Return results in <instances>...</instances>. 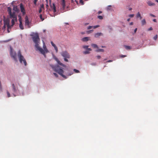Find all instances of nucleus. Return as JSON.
I'll list each match as a JSON object with an SVG mask.
<instances>
[{
    "mask_svg": "<svg viewBox=\"0 0 158 158\" xmlns=\"http://www.w3.org/2000/svg\"><path fill=\"white\" fill-rule=\"evenodd\" d=\"M50 66L52 68L54 71L57 72L59 74L65 79L67 78V77L63 74L64 71L60 68L58 65L54 66L53 65H50Z\"/></svg>",
    "mask_w": 158,
    "mask_h": 158,
    "instance_id": "nucleus-1",
    "label": "nucleus"
},
{
    "mask_svg": "<svg viewBox=\"0 0 158 158\" xmlns=\"http://www.w3.org/2000/svg\"><path fill=\"white\" fill-rule=\"evenodd\" d=\"M43 47L44 49L38 46L36 48V50L39 51L41 54L44 55L45 57H46V55H45V53H48L49 52L46 48L44 42L43 43Z\"/></svg>",
    "mask_w": 158,
    "mask_h": 158,
    "instance_id": "nucleus-2",
    "label": "nucleus"
},
{
    "mask_svg": "<svg viewBox=\"0 0 158 158\" xmlns=\"http://www.w3.org/2000/svg\"><path fill=\"white\" fill-rule=\"evenodd\" d=\"M18 56L20 62L21 63L23 62L25 66H26L27 63L26 60L24 58L23 56L21 54V52L20 50H19L18 52Z\"/></svg>",
    "mask_w": 158,
    "mask_h": 158,
    "instance_id": "nucleus-3",
    "label": "nucleus"
},
{
    "mask_svg": "<svg viewBox=\"0 0 158 158\" xmlns=\"http://www.w3.org/2000/svg\"><path fill=\"white\" fill-rule=\"evenodd\" d=\"M33 40L35 44V46L36 48L39 46V41L40 40V38L38 34L36 33L32 37Z\"/></svg>",
    "mask_w": 158,
    "mask_h": 158,
    "instance_id": "nucleus-4",
    "label": "nucleus"
},
{
    "mask_svg": "<svg viewBox=\"0 0 158 158\" xmlns=\"http://www.w3.org/2000/svg\"><path fill=\"white\" fill-rule=\"evenodd\" d=\"M61 55L64 58V60L66 62H68V60L67 59L70 58V56L66 51H64L61 53Z\"/></svg>",
    "mask_w": 158,
    "mask_h": 158,
    "instance_id": "nucleus-5",
    "label": "nucleus"
},
{
    "mask_svg": "<svg viewBox=\"0 0 158 158\" xmlns=\"http://www.w3.org/2000/svg\"><path fill=\"white\" fill-rule=\"evenodd\" d=\"M12 94H13L14 96L15 97L16 96V95L15 94L17 92L18 90V87H16L14 84H12Z\"/></svg>",
    "mask_w": 158,
    "mask_h": 158,
    "instance_id": "nucleus-6",
    "label": "nucleus"
},
{
    "mask_svg": "<svg viewBox=\"0 0 158 158\" xmlns=\"http://www.w3.org/2000/svg\"><path fill=\"white\" fill-rule=\"evenodd\" d=\"M20 7L21 11L23 15H24L25 14V10L24 8L22 3H20Z\"/></svg>",
    "mask_w": 158,
    "mask_h": 158,
    "instance_id": "nucleus-7",
    "label": "nucleus"
},
{
    "mask_svg": "<svg viewBox=\"0 0 158 158\" xmlns=\"http://www.w3.org/2000/svg\"><path fill=\"white\" fill-rule=\"evenodd\" d=\"M30 22L29 21L28 18L27 16H26L25 18V25H27L28 28H30V27L29 25Z\"/></svg>",
    "mask_w": 158,
    "mask_h": 158,
    "instance_id": "nucleus-8",
    "label": "nucleus"
},
{
    "mask_svg": "<svg viewBox=\"0 0 158 158\" xmlns=\"http://www.w3.org/2000/svg\"><path fill=\"white\" fill-rule=\"evenodd\" d=\"M10 55L11 56L15 61H17L16 58V54L15 52H13L12 51L10 52Z\"/></svg>",
    "mask_w": 158,
    "mask_h": 158,
    "instance_id": "nucleus-9",
    "label": "nucleus"
},
{
    "mask_svg": "<svg viewBox=\"0 0 158 158\" xmlns=\"http://www.w3.org/2000/svg\"><path fill=\"white\" fill-rule=\"evenodd\" d=\"M10 18L17 19V16L15 12H13L9 14Z\"/></svg>",
    "mask_w": 158,
    "mask_h": 158,
    "instance_id": "nucleus-10",
    "label": "nucleus"
},
{
    "mask_svg": "<svg viewBox=\"0 0 158 158\" xmlns=\"http://www.w3.org/2000/svg\"><path fill=\"white\" fill-rule=\"evenodd\" d=\"M55 60L56 61V62H57V63H58V64L62 66L63 67H66L65 65L63 64L62 63H61L58 60V59L57 58H55Z\"/></svg>",
    "mask_w": 158,
    "mask_h": 158,
    "instance_id": "nucleus-11",
    "label": "nucleus"
},
{
    "mask_svg": "<svg viewBox=\"0 0 158 158\" xmlns=\"http://www.w3.org/2000/svg\"><path fill=\"white\" fill-rule=\"evenodd\" d=\"M103 35V34L101 32H98L96 33L94 35V37L95 38H98V37L100 36H102Z\"/></svg>",
    "mask_w": 158,
    "mask_h": 158,
    "instance_id": "nucleus-12",
    "label": "nucleus"
},
{
    "mask_svg": "<svg viewBox=\"0 0 158 158\" xmlns=\"http://www.w3.org/2000/svg\"><path fill=\"white\" fill-rule=\"evenodd\" d=\"M61 5L63 9H64L65 7V0H61Z\"/></svg>",
    "mask_w": 158,
    "mask_h": 158,
    "instance_id": "nucleus-13",
    "label": "nucleus"
},
{
    "mask_svg": "<svg viewBox=\"0 0 158 158\" xmlns=\"http://www.w3.org/2000/svg\"><path fill=\"white\" fill-rule=\"evenodd\" d=\"M89 40V37H85L83 38L82 39V40L84 42L87 41Z\"/></svg>",
    "mask_w": 158,
    "mask_h": 158,
    "instance_id": "nucleus-14",
    "label": "nucleus"
},
{
    "mask_svg": "<svg viewBox=\"0 0 158 158\" xmlns=\"http://www.w3.org/2000/svg\"><path fill=\"white\" fill-rule=\"evenodd\" d=\"M17 21V19H13L11 20V23H12V25H11V26L12 27L13 26V25L15 24V21Z\"/></svg>",
    "mask_w": 158,
    "mask_h": 158,
    "instance_id": "nucleus-15",
    "label": "nucleus"
},
{
    "mask_svg": "<svg viewBox=\"0 0 158 158\" xmlns=\"http://www.w3.org/2000/svg\"><path fill=\"white\" fill-rule=\"evenodd\" d=\"M51 7L53 10V12H56V7L54 3H53V6H51Z\"/></svg>",
    "mask_w": 158,
    "mask_h": 158,
    "instance_id": "nucleus-16",
    "label": "nucleus"
},
{
    "mask_svg": "<svg viewBox=\"0 0 158 158\" xmlns=\"http://www.w3.org/2000/svg\"><path fill=\"white\" fill-rule=\"evenodd\" d=\"M148 4L150 6H154L155 4L154 3H152V2L151 1H148L147 2Z\"/></svg>",
    "mask_w": 158,
    "mask_h": 158,
    "instance_id": "nucleus-17",
    "label": "nucleus"
},
{
    "mask_svg": "<svg viewBox=\"0 0 158 158\" xmlns=\"http://www.w3.org/2000/svg\"><path fill=\"white\" fill-rule=\"evenodd\" d=\"M19 27L21 30H23L24 29V27L22 24V22L19 23Z\"/></svg>",
    "mask_w": 158,
    "mask_h": 158,
    "instance_id": "nucleus-18",
    "label": "nucleus"
},
{
    "mask_svg": "<svg viewBox=\"0 0 158 158\" xmlns=\"http://www.w3.org/2000/svg\"><path fill=\"white\" fill-rule=\"evenodd\" d=\"M11 9L10 7H8L7 9V11L8 12L9 15L12 13Z\"/></svg>",
    "mask_w": 158,
    "mask_h": 158,
    "instance_id": "nucleus-19",
    "label": "nucleus"
},
{
    "mask_svg": "<svg viewBox=\"0 0 158 158\" xmlns=\"http://www.w3.org/2000/svg\"><path fill=\"white\" fill-rule=\"evenodd\" d=\"M91 46L94 48H98V46L95 44H92L91 45Z\"/></svg>",
    "mask_w": 158,
    "mask_h": 158,
    "instance_id": "nucleus-20",
    "label": "nucleus"
},
{
    "mask_svg": "<svg viewBox=\"0 0 158 158\" xmlns=\"http://www.w3.org/2000/svg\"><path fill=\"white\" fill-rule=\"evenodd\" d=\"M141 23L142 25H144L146 24V22L145 19H143L141 21Z\"/></svg>",
    "mask_w": 158,
    "mask_h": 158,
    "instance_id": "nucleus-21",
    "label": "nucleus"
},
{
    "mask_svg": "<svg viewBox=\"0 0 158 158\" xmlns=\"http://www.w3.org/2000/svg\"><path fill=\"white\" fill-rule=\"evenodd\" d=\"M96 52H104V50L102 49H98L96 50Z\"/></svg>",
    "mask_w": 158,
    "mask_h": 158,
    "instance_id": "nucleus-22",
    "label": "nucleus"
},
{
    "mask_svg": "<svg viewBox=\"0 0 158 158\" xmlns=\"http://www.w3.org/2000/svg\"><path fill=\"white\" fill-rule=\"evenodd\" d=\"M4 24H5L6 26V25L8 28H9L10 27V25L9 22L8 21L6 22L5 23H4Z\"/></svg>",
    "mask_w": 158,
    "mask_h": 158,
    "instance_id": "nucleus-23",
    "label": "nucleus"
},
{
    "mask_svg": "<svg viewBox=\"0 0 158 158\" xmlns=\"http://www.w3.org/2000/svg\"><path fill=\"white\" fill-rule=\"evenodd\" d=\"M56 51V52L57 53L58 52V49L57 47L56 46V45L53 46Z\"/></svg>",
    "mask_w": 158,
    "mask_h": 158,
    "instance_id": "nucleus-24",
    "label": "nucleus"
},
{
    "mask_svg": "<svg viewBox=\"0 0 158 158\" xmlns=\"http://www.w3.org/2000/svg\"><path fill=\"white\" fill-rule=\"evenodd\" d=\"M124 46L127 49L129 50L131 49V47L129 46L124 45Z\"/></svg>",
    "mask_w": 158,
    "mask_h": 158,
    "instance_id": "nucleus-25",
    "label": "nucleus"
},
{
    "mask_svg": "<svg viewBox=\"0 0 158 158\" xmlns=\"http://www.w3.org/2000/svg\"><path fill=\"white\" fill-rule=\"evenodd\" d=\"M18 17L19 18V23L22 22V18L20 15H19L18 16Z\"/></svg>",
    "mask_w": 158,
    "mask_h": 158,
    "instance_id": "nucleus-26",
    "label": "nucleus"
},
{
    "mask_svg": "<svg viewBox=\"0 0 158 158\" xmlns=\"http://www.w3.org/2000/svg\"><path fill=\"white\" fill-rule=\"evenodd\" d=\"M6 28V24H4V25L3 26V27L2 28V30L4 31L5 30Z\"/></svg>",
    "mask_w": 158,
    "mask_h": 158,
    "instance_id": "nucleus-27",
    "label": "nucleus"
},
{
    "mask_svg": "<svg viewBox=\"0 0 158 158\" xmlns=\"http://www.w3.org/2000/svg\"><path fill=\"white\" fill-rule=\"evenodd\" d=\"M98 18L102 20L103 19V17L102 16L98 15Z\"/></svg>",
    "mask_w": 158,
    "mask_h": 158,
    "instance_id": "nucleus-28",
    "label": "nucleus"
},
{
    "mask_svg": "<svg viewBox=\"0 0 158 158\" xmlns=\"http://www.w3.org/2000/svg\"><path fill=\"white\" fill-rule=\"evenodd\" d=\"M141 15L139 12H138L137 14L136 15V17L137 18H139V17H140Z\"/></svg>",
    "mask_w": 158,
    "mask_h": 158,
    "instance_id": "nucleus-29",
    "label": "nucleus"
},
{
    "mask_svg": "<svg viewBox=\"0 0 158 158\" xmlns=\"http://www.w3.org/2000/svg\"><path fill=\"white\" fill-rule=\"evenodd\" d=\"M83 53L84 54H89L90 52H89V51L88 50H87L86 51L84 52Z\"/></svg>",
    "mask_w": 158,
    "mask_h": 158,
    "instance_id": "nucleus-30",
    "label": "nucleus"
},
{
    "mask_svg": "<svg viewBox=\"0 0 158 158\" xmlns=\"http://www.w3.org/2000/svg\"><path fill=\"white\" fill-rule=\"evenodd\" d=\"M6 92H7V97L8 98H9V97H10V93L9 92V91H7Z\"/></svg>",
    "mask_w": 158,
    "mask_h": 158,
    "instance_id": "nucleus-31",
    "label": "nucleus"
},
{
    "mask_svg": "<svg viewBox=\"0 0 158 158\" xmlns=\"http://www.w3.org/2000/svg\"><path fill=\"white\" fill-rule=\"evenodd\" d=\"M40 19L42 20V21H43L44 20V19L43 18L42 15V14H40Z\"/></svg>",
    "mask_w": 158,
    "mask_h": 158,
    "instance_id": "nucleus-32",
    "label": "nucleus"
},
{
    "mask_svg": "<svg viewBox=\"0 0 158 158\" xmlns=\"http://www.w3.org/2000/svg\"><path fill=\"white\" fill-rule=\"evenodd\" d=\"M73 71H74V72H75L76 73H79V71L78 70H77V69H74Z\"/></svg>",
    "mask_w": 158,
    "mask_h": 158,
    "instance_id": "nucleus-33",
    "label": "nucleus"
},
{
    "mask_svg": "<svg viewBox=\"0 0 158 158\" xmlns=\"http://www.w3.org/2000/svg\"><path fill=\"white\" fill-rule=\"evenodd\" d=\"M40 8H41V9H44V6L43 4H42L40 5Z\"/></svg>",
    "mask_w": 158,
    "mask_h": 158,
    "instance_id": "nucleus-34",
    "label": "nucleus"
},
{
    "mask_svg": "<svg viewBox=\"0 0 158 158\" xmlns=\"http://www.w3.org/2000/svg\"><path fill=\"white\" fill-rule=\"evenodd\" d=\"M157 35H155L154 37H153V39L155 40H156V39H157Z\"/></svg>",
    "mask_w": 158,
    "mask_h": 158,
    "instance_id": "nucleus-35",
    "label": "nucleus"
},
{
    "mask_svg": "<svg viewBox=\"0 0 158 158\" xmlns=\"http://www.w3.org/2000/svg\"><path fill=\"white\" fill-rule=\"evenodd\" d=\"M127 9H128L129 10H131L132 9L130 7V6H127Z\"/></svg>",
    "mask_w": 158,
    "mask_h": 158,
    "instance_id": "nucleus-36",
    "label": "nucleus"
},
{
    "mask_svg": "<svg viewBox=\"0 0 158 158\" xmlns=\"http://www.w3.org/2000/svg\"><path fill=\"white\" fill-rule=\"evenodd\" d=\"M93 26H89L87 27V29L89 30L93 28Z\"/></svg>",
    "mask_w": 158,
    "mask_h": 158,
    "instance_id": "nucleus-37",
    "label": "nucleus"
},
{
    "mask_svg": "<svg viewBox=\"0 0 158 158\" xmlns=\"http://www.w3.org/2000/svg\"><path fill=\"white\" fill-rule=\"evenodd\" d=\"M53 74L54 75V76L56 77H58V75H57V74L56 73H53Z\"/></svg>",
    "mask_w": 158,
    "mask_h": 158,
    "instance_id": "nucleus-38",
    "label": "nucleus"
},
{
    "mask_svg": "<svg viewBox=\"0 0 158 158\" xmlns=\"http://www.w3.org/2000/svg\"><path fill=\"white\" fill-rule=\"evenodd\" d=\"M134 16V14H131V15H129V17H131V18H132V17H133Z\"/></svg>",
    "mask_w": 158,
    "mask_h": 158,
    "instance_id": "nucleus-39",
    "label": "nucleus"
},
{
    "mask_svg": "<svg viewBox=\"0 0 158 158\" xmlns=\"http://www.w3.org/2000/svg\"><path fill=\"white\" fill-rule=\"evenodd\" d=\"M80 2L82 5L84 4V2L82 0H80Z\"/></svg>",
    "mask_w": 158,
    "mask_h": 158,
    "instance_id": "nucleus-40",
    "label": "nucleus"
},
{
    "mask_svg": "<svg viewBox=\"0 0 158 158\" xmlns=\"http://www.w3.org/2000/svg\"><path fill=\"white\" fill-rule=\"evenodd\" d=\"M88 46H84L83 47V48H84L87 49V48H88Z\"/></svg>",
    "mask_w": 158,
    "mask_h": 158,
    "instance_id": "nucleus-41",
    "label": "nucleus"
},
{
    "mask_svg": "<svg viewBox=\"0 0 158 158\" xmlns=\"http://www.w3.org/2000/svg\"><path fill=\"white\" fill-rule=\"evenodd\" d=\"M46 0V1H47V4L46 5V7L48 8V0Z\"/></svg>",
    "mask_w": 158,
    "mask_h": 158,
    "instance_id": "nucleus-42",
    "label": "nucleus"
},
{
    "mask_svg": "<svg viewBox=\"0 0 158 158\" xmlns=\"http://www.w3.org/2000/svg\"><path fill=\"white\" fill-rule=\"evenodd\" d=\"M38 0H34V3L35 5H36V2Z\"/></svg>",
    "mask_w": 158,
    "mask_h": 158,
    "instance_id": "nucleus-43",
    "label": "nucleus"
},
{
    "mask_svg": "<svg viewBox=\"0 0 158 158\" xmlns=\"http://www.w3.org/2000/svg\"><path fill=\"white\" fill-rule=\"evenodd\" d=\"M126 56L125 55H120V57H125Z\"/></svg>",
    "mask_w": 158,
    "mask_h": 158,
    "instance_id": "nucleus-44",
    "label": "nucleus"
},
{
    "mask_svg": "<svg viewBox=\"0 0 158 158\" xmlns=\"http://www.w3.org/2000/svg\"><path fill=\"white\" fill-rule=\"evenodd\" d=\"M51 43L52 44V45L53 46H54L55 44L53 43V42L52 41H51Z\"/></svg>",
    "mask_w": 158,
    "mask_h": 158,
    "instance_id": "nucleus-45",
    "label": "nucleus"
},
{
    "mask_svg": "<svg viewBox=\"0 0 158 158\" xmlns=\"http://www.w3.org/2000/svg\"><path fill=\"white\" fill-rule=\"evenodd\" d=\"M96 57L98 59H100L101 58V56L99 55L97 56Z\"/></svg>",
    "mask_w": 158,
    "mask_h": 158,
    "instance_id": "nucleus-46",
    "label": "nucleus"
},
{
    "mask_svg": "<svg viewBox=\"0 0 158 158\" xmlns=\"http://www.w3.org/2000/svg\"><path fill=\"white\" fill-rule=\"evenodd\" d=\"M42 11V10L41 8H40V9L39 10V13H40Z\"/></svg>",
    "mask_w": 158,
    "mask_h": 158,
    "instance_id": "nucleus-47",
    "label": "nucleus"
},
{
    "mask_svg": "<svg viewBox=\"0 0 158 158\" xmlns=\"http://www.w3.org/2000/svg\"><path fill=\"white\" fill-rule=\"evenodd\" d=\"M111 7V6H109L107 8V10H110V7Z\"/></svg>",
    "mask_w": 158,
    "mask_h": 158,
    "instance_id": "nucleus-48",
    "label": "nucleus"
},
{
    "mask_svg": "<svg viewBox=\"0 0 158 158\" xmlns=\"http://www.w3.org/2000/svg\"><path fill=\"white\" fill-rule=\"evenodd\" d=\"M152 30V27H150V28H149L148 29V31Z\"/></svg>",
    "mask_w": 158,
    "mask_h": 158,
    "instance_id": "nucleus-49",
    "label": "nucleus"
},
{
    "mask_svg": "<svg viewBox=\"0 0 158 158\" xmlns=\"http://www.w3.org/2000/svg\"><path fill=\"white\" fill-rule=\"evenodd\" d=\"M150 15L152 16V17H155V16L152 14H150Z\"/></svg>",
    "mask_w": 158,
    "mask_h": 158,
    "instance_id": "nucleus-50",
    "label": "nucleus"
},
{
    "mask_svg": "<svg viewBox=\"0 0 158 158\" xmlns=\"http://www.w3.org/2000/svg\"><path fill=\"white\" fill-rule=\"evenodd\" d=\"M95 26V27L96 28H98V27H100V26L99 25H96V26Z\"/></svg>",
    "mask_w": 158,
    "mask_h": 158,
    "instance_id": "nucleus-51",
    "label": "nucleus"
},
{
    "mask_svg": "<svg viewBox=\"0 0 158 158\" xmlns=\"http://www.w3.org/2000/svg\"><path fill=\"white\" fill-rule=\"evenodd\" d=\"M87 50H88L89 51H91V49L90 48H87Z\"/></svg>",
    "mask_w": 158,
    "mask_h": 158,
    "instance_id": "nucleus-52",
    "label": "nucleus"
},
{
    "mask_svg": "<svg viewBox=\"0 0 158 158\" xmlns=\"http://www.w3.org/2000/svg\"><path fill=\"white\" fill-rule=\"evenodd\" d=\"M102 13V11H99L98 13V14H100L101 13Z\"/></svg>",
    "mask_w": 158,
    "mask_h": 158,
    "instance_id": "nucleus-53",
    "label": "nucleus"
},
{
    "mask_svg": "<svg viewBox=\"0 0 158 158\" xmlns=\"http://www.w3.org/2000/svg\"><path fill=\"white\" fill-rule=\"evenodd\" d=\"M137 28H136L134 30V32H135V33H136V31H137Z\"/></svg>",
    "mask_w": 158,
    "mask_h": 158,
    "instance_id": "nucleus-54",
    "label": "nucleus"
},
{
    "mask_svg": "<svg viewBox=\"0 0 158 158\" xmlns=\"http://www.w3.org/2000/svg\"><path fill=\"white\" fill-rule=\"evenodd\" d=\"M133 24V22H131L130 23V25H132Z\"/></svg>",
    "mask_w": 158,
    "mask_h": 158,
    "instance_id": "nucleus-55",
    "label": "nucleus"
},
{
    "mask_svg": "<svg viewBox=\"0 0 158 158\" xmlns=\"http://www.w3.org/2000/svg\"><path fill=\"white\" fill-rule=\"evenodd\" d=\"M112 61V60H108L107 61V62H111Z\"/></svg>",
    "mask_w": 158,
    "mask_h": 158,
    "instance_id": "nucleus-56",
    "label": "nucleus"
},
{
    "mask_svg": "<svg viewBox=\"0 0 158 158\" xmlns=\"http://www.w3.org/2000/svg\"><path fill=\"white\" fill-rule=\"evenodd\" d=\"M153 21L154 22H156V19H153Z\"/></svg>",
    "mask_w": 158,
    "mask_h": 158,
    "instance_id": "nucleus-57",
    "label": "nucleus"
},
{
    "mask_svg": "<svg viewBox=\"0 0 158 158\" xmlns=\"http://www.w3.org/2000/svg\"><path fill=\"white\" fill-rule=\"evenodd\" d=\"M89 24V23H85V25L86 26V25H88Z\"/></svg>",
    "mask_w": 158,
    "mask_h": 158,
    "instance_id": "nucleus-58",
    "label": "nucleus"
},
{
    "mask_svg": "<svg viewBox=\"0 0 158 158\" xmlns=\"http://www.w3.org/2000/svg\"><path fill=\"white\" fill-rule=\"evenodd\" d=\"M130 19L129 18V19H127V21L129 22L130 21Z\"/></svg>",
    "mask_w": 158,
    "mask_h": 158,
    "instance_id": "nucleus-59",
    "label": "nucleus"
},
{
    "mask_svg": "<svg viewBox=\"0 0 158 158\" xmlns=\"http://www.w3.org/2000/svg\"><path fill=\"white\" fill-rule=\"evenodd\" d=\"M95 27V26H93V28H94V29H95V28H96Z\"/></svg>",
    "mask_w": 158,
    "mask_h": 158,
    "instance_id": "nucleus-60",
    "label": "nucleus"
},
{
    "mask_svg": "<svg viewBox=\"0 0 158 158\" xmlns=\"http://www.w3.org/2000/svg\"><path fill=\"white\" fill-rule=\"evenodd\" d=\"M93 31V30H91L88 31V32H90V31Z\"/></svg>",
    "mask_w": 158,
    "mask_h": 158,
    "instance_id": "nucleus-61",
    "label": "nucleus"
},
{
    "mask_svg": "<svg viewBox=\"0 0 158 158\" xmlns=\"http://www.w3.org/2000/svg\"><path fill=\"white\" fill-rule=\"evenodd\" d=\"M139 17L140 18V19H141L142 18V17L141 16H140V17Z\"/></svg>",
    "mask_w": 158,
    "mask_h": 158,
    "instance_id": "nucleus-62",
    "label": "nucleus"
},
{
    "mask_svg": "<svg viewBox=\"0 0 158 158\" xmlns=\"http://www.w3.org/2000/svg\"><path fill=\"white\" fill-rule=\"evenodd\" d=\"M102 48H104L105 47V46H102Z\"/></svg>",
    "mask_w": 158,
    "mask_h": 158,
    "instance_id": "nucleus-63",
    "label": "nucleus"
},
{
    "mask_svg": "<svg viewBox=\"0 0 158 158\" xmlns=\"http://www.w3.org/2000/svg\"><path fill=\"white\" fill-rule=\"evenodd\" d=\"M155 1L157 2H158V0H155Z\"/></svg>",
    "mask_w": 158,
    "mask_h": 158,
    "instance_id": "nucleus-64",
    "label": "nucleus"
}]
</instances>
